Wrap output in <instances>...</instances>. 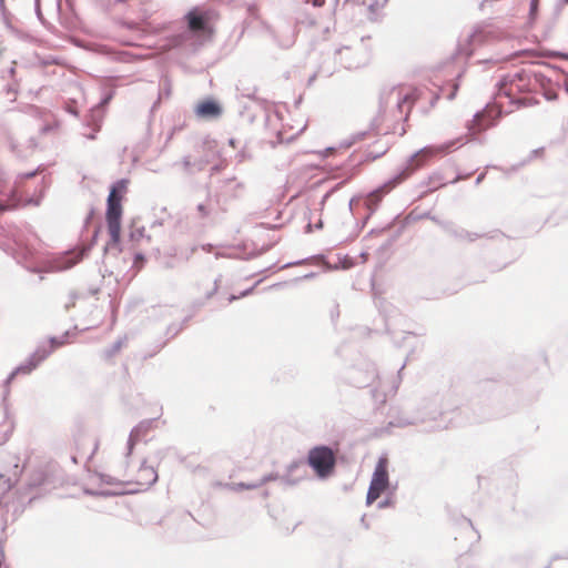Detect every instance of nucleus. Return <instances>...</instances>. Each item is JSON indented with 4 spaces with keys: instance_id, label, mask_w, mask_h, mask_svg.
I'll list each match as a JSON object with an SVG mask.
<instances>
[{
    "instance_id": "obj_6",
    "label": "nucleus",
    "mask_w": 568,
    "mask_h": 568,
    "mask_svg": "<svg viewBox=\"0 0 568 568\" xmlns=\"http://www.w3.org/2000/svg\"><path fill=\"white\" fill-rule=\"evenodd\" d=\"M212 19V11H204L199 7L191 9L185 14L187 28L194 34H205L211 37L214 33V28L211 26Z\"/></svg>"
},
{
    "instance_id": "obj_15",
    "label": "nucleus",
    "mask_w": 568,
    "mask_h": 568,
    "mask_svg": "<svg viewBox=\"0 0 568 568\" xmlns=\"http://www.w3.org/2000/svg\"><path fill=\"white\" fill-rule=\"evenodd\" d=\"M381 199V192L376 191L369 195V201H378Z\"/></svg>"
},
{
    "instance_id": "obj_1",
    "label": "nucleus",
    "mask_w": 568,
    "mask_h": 568,
    "mask_svg": "<svg viewBox=\"0 0 568 568\" xmlns=\"http://www.w3.org/2000/svg\"><path fill=\"white\" fill-rule=\"evenodd\" d=\"M128 192V181L120 180L111 186L106 200L105 220L110 242L118 246L121 242V219L123 214L122 201Z\"/></svg>"
},
{
    "instance_id": "obj_18",
    "label": "nucleus",
    "mask_w": 568,
    "mask_h": 568,
    "mask_svg": "<svg viewBox=\"0 0 568 568\" xmlns=\"http://www.w3.org/2000/svg\"><path fill=\"white\" fill-rule=\"evenodd\" d=\"M537 6H538V0H532V1H531V4H530V7H531V12H534V11L537 9Z\"/></svg>"
},
{
    "instance_id": "obj_21",
    "label": "nucleus",
    "mask_w": 568,
    "mask_h": 568,
    "mask_svg": "<svg viewBox=\"0 0 568 568\" xmlns=\"http://www.w3.org/2000/svg\"><path fill=\"white\" fill-rule=\"evenodd\" d=\"M315 226H316V229H322V227H323V223H322V221H320L318 223H316V225H315Z\"/></svg>"
},
{
    "instance_id": "obj_13",
    "label": "nucleus",
    "mask_w": 568,
    "mask_h": 568,
    "mask_svg": "<svg viewBox=\"0 0 568 568\" xmlns=\"http://www.w3.org/2000/svg\"><path fill=\"white\" fill-rule=\"evenodd\" d=\"M201 153L203 159L200 161V169H203L205 165L215 162L217 158V151L210 143H205L201 146Z\"/></svg>"
},
{
    "instance_id": "obj_19",
    "label": "nucleus",
    "mask_w": 568,
    "mask_h": 568,
    "mask_svg": "<svg viewBox=\"0 0 568 568\" xmlns=\"http://www.w3.org/2000/svg\"><path fill=\"white\" fill-rule=\"evenodd\" d=\"M323 3H324V0H313L314 6L321 7V6H323Z\"/></svg>"
},
{
    "instance_id": "obj_2",
    "label": "nucleus",
    "mask_w": 568,
    "mask_h": 568,
    "mask_svg": "<svg viewBox=\"0 0 568 568\" xmlns=\"http://www.w3.org/2000/svg\"><path fill=\"white\" fill-rule=\"evenodd\" d=\"M99 477L102 481L109 485L125 484L135 486L134 491H140L149 488L158 480V471L154 467L142 463L136 470L124 471L119 475L97 474L93 476Z\"/></svg>"
},
{
    "instance_id": "obj_11",
    "label": "nucleus",
    "mask_w": 568,
    "mask_h": 568,
    "mask_svg": "<svg viewBox=\"0 0 568 568\" xmlns=\"http://www.w3.org/2000/svg\"><path fill=\"white\" fill-rule=\"evenodd\" d=\"M398 106L403 109L407 108V112L410 111L414 102L418 99V92L415 88H402L398 92Z\"/></svg>"
},
{
    "instance_id": "obj_12",
    "label": "nucleus",
    "mask_w": 568,
    "mask_h": 568,
    "mask_svg": "<svg viewBox=\"0 0 568 568\" xmlns=\"http://www.w3.org/2000/svg\"><path fill=\"white\" fill-rule=\"evenodd\" d=\"M149 432V426L145 424H140L136 426L130 434L128 440V455L132 454L133 447L146 436Z\"/></svg>"
},
{
    "instance_id": "obj_7",
    "label": "nucleus",
    "mask_w": 568,
    "mask_h": 568,
    "mask_svg": "<svg viewBox=\"0 0 568 568\" xmlns=\"http://www.w3.org/2000/svg\"><path fill=\"white\" fill-rule=\"evenodd\" d=\"M456 145L455 141L442 143L437 145H428L417 151L410 159L409 166L412 169H418L432 160L443 156L449 153Z\"/></svg>"
},
{
    "instance_id": "obj_4",
    "label": "nucleus",
    "mask_w": 568,
    "mask_h": 568,
    "mask_svg": "<svg viewBox=\"0 0 568 568\" xmlns=\"http://www.w3.org/2000/svg\"><path fill=\"white\" fill-rule=\"evenodd\" d=\"M388 458L384 456L378 459L375 470L373 473V477L366 496L367 505H372L375 500H377L382 496V494L388 488Z\"/></svg>"
},
{
    "instance_id": "obj_5",
    "label": "nucleus",
    "mask_w": 568,
    "mask_h": 568,
    "mask_svg": "<svg viewBox=\"0 0 568 568\" xmlns=\"http://www.w3.org/2000/svg\"><path fill=\"white\" fill-rule=\"evenodd\" d=\"M62 345L63 342H60L57 338H50L45 344L40 345L34 351V353L11 374L10 379L13 378L17 374H30L45 358H48L52 352Z\"/></svg>"
},
{
    "instance_id": "obj_16",
    "label": "nucleus",
    "mask_w": 568,
    "mask_h": 568,
    "mask_svg": "<svg viewBox=\"0 0 568 568\" xmlns=\"http://www.w3.org/2000/svg\"><path fill=\"white\" fill-rule=\"evenodd\" d=\"M197 210L201 212V214H202L203 216H206V215L209 214V212H207V210H206L205 205H203V204H200V205L197 206Z\"/></svg>"
},
{
    "instance_id": "obj_20",
    "label": "nucleus",
    "mask_w": 568,
    "mask_h": 568,
    "mask_svg": "<svg viewBox=\"0 0 568 568\" xmlns=\"http://www.w3.org/2000/svg\"><path fill=\"white\" fill-rule=\"evenodd\" d=\"M142 261H143V256L141 254H136L135 262H142Z\"/></svg>"
},
{
    "instance_id": "obj_17",
    "label": "nucleus",
    "mask_w": 568,
    "mask_h": 568,
    "mask_svg": "<svg viewBox=\"0 0 568 568\" xmlns=\"http://www.w3.org/2000/svg\"><path fill=\"white\" fill-rule=\"evenodd\" d=\"M11 207L12 206H10V205H4V204L0 203V213L4 212L7 210H10Z\"/></svg>"
},
{
    "instance_id": "obj_14",
    "label": "nucleus",
    "mask_w": 568,
    "mask_h": 568,
    "mask_svg": "<svg viewBox=\"0 0 568 568\" xmlns=\"http://www.w3.org/2000/svg\"><path fill=\"white\" fill-rule=\"evenodd\" d=\"M237 486L242 489H254V488L258 487V484H248V485L239 484Z\"/></svg>"
},
{
    "instance_id": "obj_3",
    "label": "nucleus",
    "mask_w": 568,
    "mask_h": 568,
    "mask_svg": "<svg viewBox=\"0 0 568 568\" xmlns=\"http://www.w3.org/2000/svg\"><path fill=\"white\" fill-rule=\"evenodd\" d=\"M306 462L318 478L325 479L334 474L336 453L327 446H315L308 452Z\"/></svg>"
},
{
    "instance_id": "obj_10",
    "label": "nucleus",
    "mask_w": 568,
    "mask_h": 568,
    "mask_svg": "<svg viewBox=\"0 0 568 568\" xmlns=\"http://www.w3.org/2000/svg\"><path fill=\"white\" fill-rule=\"evenodd\" d=\"M495 108L486 109L483 113L477 114L475 119L476 132H481L494 125V115L496 114Z\"/></svg>"
},
{
    "instance_id": "obj_9",
    "label": "nucleus",
    "mask_w": 568,
    "mask_h": 568,
    "mask_svg": "<svg viewBox=\"0 0 568 568\" xmlns=\"http://www.w3.org/2000/svg\"><path fill=\"white\" fill-rule=\"evenodd\" d=\"M222 110L213 100H204L196 105L195 113L203 119L217 118Z\"/></svg>"
},
{
    "instance_id": "obj_8",
    "label": "nucleus",
    "mask_w": 568,
    "mask_h": 568,
    "mask_svg": "<svg viewBox=\"0 0 568 568\" xmlns=\"http://www.w3.org/2000/svg\"><path fill=\"white\" fill-rule=\"evenodd\" d=\"M14 428L13 417L9 405L3 402L0 404V445L4 444L11 436Z\"/></svg>"
}]
</instances>
